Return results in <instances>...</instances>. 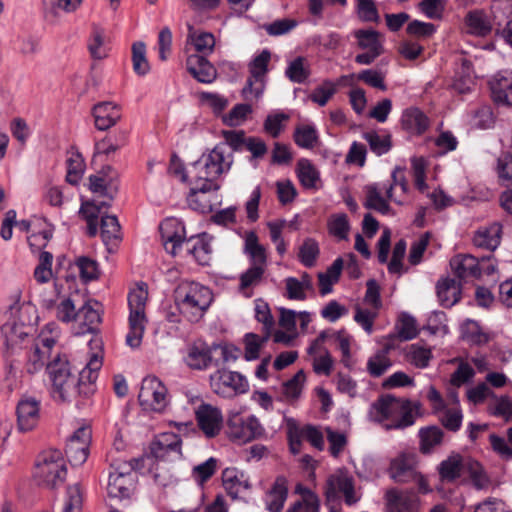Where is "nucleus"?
Instances as JSON below:
<instances>
[{
  "label": "nucleus",
  "mask_w": 512,
  "mask_h": 512,
  "mask_svg": "<svg viewBox=\"0 0 512 512\" xmlns=\"http://www.w3.org/2000/svg\"><path fill=\"white\" fill-rule=\"evenodd\" d=\"M102 364L101 355L93 353L77 376L71 372L67 357L56 354L46 368L52 397L59 402H71L78 395L88 397L94 392Z\"/></svg>",
  "instance_id": "obj_1"
},
{
  "label": "nucleus",
  "mask_w": 512,
  "mask_h": 512,
  "mask_svg": "<svg viewBox=\"0 0 512 512\" xmlns=\"http://www.w3.org/2000/svg\"><path fill=\"white\" fill-rule=\"evenodd\" d=\"M11 303L2 317L1 336L4 341V355L14 357L28 348L33 325L38 320L37 309L29 301L21 300V292L11 295Z\"/></svg>",
  "instance_id": "obj_2"
},
{
  "label": "nucleus",
  "mask_w": 512,
  "mask_h": 512,
  "mask_svg": "<svg viewBox=\"0 0 512 512\" xmlns=\"http://www.w3.org/2000/svg\"><path fill=\"white\" fill-rule=\"evenodd\" d=\"M417 408L418 405L409 400L384 395L371 404L369 418L387 430L403 429L414 423Z\"/></svg>",
  "instance_id": "obj_3"
},
{
  "label": "nucleus",
  "mask_w": 512,
  "mask_h": 512,
  "mask_svg": "<svg viewBox=\"0 0 512 512\" xmlns=\"http://www.w3.org/2000/svg\"><path fill=\"white\" fill-rule=\"evenodd\" d=\"M213 301L211 290L197 282H183L175 291L180 314L190 322L199 321Z\"/></svg>",
  "instance_id": "obj_4"
},
{
  "label": "nucleus",
  "mask_w": 512,
  "mask_h": 512,
  "mask_svg": "<svg viewBox=\"0 0 512 512\" xmlns=\"http://www.w3.org/2000/svg\"><path fill=\"white\" fill-rule=\"evenodd\" d=\"M392 183H373L365 187V202L364 206L368 209L376 210L381 214H388L390 206L387 199L394 201L397 204H401L403 200L399 198L395 191L397 188L401 190L402 194L407 191V183L404 177V169L401 167H395L391 174Z\"/></svg>",
  "instance_id": "obj_5"
},
{
  "label": "nucleus",
  "mask_w": 512,
  "mask_h": 512,
  "mask_svg": "<svg viewBox=\"0 0 512 512\" xmlns=\"http://www.w3.org/2000/svg\"><path fill=\"white\" fill-rule=\"evenodd\" d=\"M67 476L65 458L60 450L47 449L35 462L33 478L43 488L54 489L62 485Z\"/></svg>",
  "instance_id": "obj_6"
},
{
  "label": "nucleus",
  "mask_w": 512,
  "mask_h": 512,
  "mask_svg": "<svg viewBox=\"0 0 512 512\" xmlns=\"http://www.w3.org/2000/svg\"><path fill=\"white\" fill-rule=\"evenodd\" d=\"M233 161L232 152L226 144L219 143L192 164L189 177L216 182L222 174L231 169Z\"/></svg>",
  "instance_id": "obj_7"
},
{
  "label": "nucleus",
  "mask_w": 512,
  "mask_h": 512,
  "mask_svg": "<svg viewBox=\"0 0 512 512\" xmlns=\"http://www.w3.org/2000/svg\"><path fill=\"white\" fill-rule=\"evenodd\" d=\"M148 298L147 287L144 283L138 284L128 295L129 317L126 344L132 348L140 347L147 325L145 313L146 301Z\"/></svg>",
  "instance_id": "obj_8"
},
{
  "label": "nucleus",
  "mask_w": 512,
  "mask_h": 512,
  "mask_svg": "<svg viewBox=\"0 0 512 512\" xmlns=\"http://www.w3.org/2000/svg\"><path fill=\"white\" fill-rule=\"evenodd\" d=\"M138 461L115 460L111 464L109 472L107 494L111 498L125 499L129 498L134 491L136 484V474L134 472Z\"/></svg>",
  "instance_id": "obj_9"
},
{
  "label": "nucleus",
  "mask_w": 512,
  "mask_h": 512,
  "mask_svg": "<svg viewBox=\"0 0 512 512\" xmlns=\"http://www.w3.org/2000/svg\"><path fill=\"white\" fill-rule=\"evenodd\" d=\"M226 434L233 442L245 444L264 436L265 429L255 415H243L233 410L227 416Z\"/></svg>",
  "instance_id": "obj_10"
},
{
  "label": "nucleus",
  "mask_w": 512,
  "mask_h": 512,
  "mask_svg": "<svg viewBox=\"0 0 512 512\" xmlns=\"http://www.w3.org/2000/svg\"><path fill=\"white\" fill-rule=\"evenodd\" d=\"M210 387L222 398H233L246 393L249 383L247 378L239 372L219 369L210 375Z\"/></svg>",
  "instance_id": "obj_11"
},
{
  "label": "nucleus",
  "mask_w": 512,
  "mask_h": 512,
  "mask_svg": "<svg viewBox=\"0 0 512 512\" xmlns=\"http://www.w3.org/2000/svg\"><path fill=\"white\" fill-rule=\"evenodd\" d=\"M325 494L329 501L343 497L348 506L357 503L361 498L360 492L355 488L354 478L342 469L328 477Z\"/></svg>",
  "instance_id": "obj_12"
},
{
  "label": "nucleus",
  "mask_w": 512,
  "mask_h": 512,
  "mask_svg": "<svg viewBox=\"0 0 512 512\" xmlns=\"http://www.w3.org/2000/svg\"><path fill=\"white\" fill-rule=\"evenodd\" d=\"M271 54L263 50L249 64L250 77L242 90V95L246 100L258 99L265 90L266 74Z\"/></svg>",
  "instance_id": "obj_13"
},
{
  "label": "nucleus",
  "mask_w": 512,
  "mask_h": 512,
  "mask_svg": "<svg viewBox=\"0 0 512 512\" xmlns=\"http://www.w3.org/2000/svg\"><path fill=\"white\" fill-rule=\"evenodd\" d=\"M190 184L191 188L187 196L189 207L200 213L210 212L217 200L219 189L217 182L190 177Z\"/></svg>",
  "instance_id": "obj_14"
},
{
  "label": "nucleus",
  "mask_w": 512,
  "mask_h": 512,
  "mask_svg": "<svg viewBox=\"0 0 512 512\" xmlns=\"http://www.w3.org/2000/svg\"><path fill=\"white\" fill-rule=\"evenodd\" d=\"M138 399L145 410L162 412L168 404V391L159 378L149 375L141 382Z\"/></svg>",
  "instance_id": "obj_15"
},
{
  "label": "nucleus",
  "mask_w": 512,
  "mask_h": 512,
  "mask_svg": "<svg viewBox=\"0 0 512 512\" xmlns=\"http://www.w3.org/2000/svg\"><path fill=\"white\" fill-rule=\"evenodd\" d=\"M56 341L53 337L47 336V330H43L36 339L31 338L26 352L28 373L34 374L47 367V359L52 355V348Z\"/></svg>",
  "instance_id": "obj_16"
},
{
  "label": "nucleus",
  "mask_w": 512,
  "mask_h": 512,
  "mask_svg": "<svg viewBox=\"0 0 512 512\" xmlns=\"http://www.w3.org/2000/svg\"><path fill=\"white\" fill-rule=\"evenodd\" d=\"M91 439L92 430L88 425L80 426L70 436L66 444V455L72 465H82L87 460Z\"/></svg>",
  "instance_id": "obj_17"
},
{
  "label": "nucleus",
  "mask_w": 512,
  "mask_h": 512,
  "mask_svg": "<svg viewBox=\"0 0 512 512\" xmlns=\"http://www.w3.org/2000/svg\"><path fill=\"white\" fill-rule=\"evenodd\" d=\"M417 455L414 452H402L391 459L389 476L398 483H408L417 475Z\"/></svg>",
  "instance_id": "obj_18"
},
{
  "label": "nucleus",
  "mask_w": 512,
  "mask_h": 512,
  "mask_svg": "<svg viewBox=\"0 0 512 512\" xmlns=\"http://www.w3.org/2000/svg\"><path fill=\"white\" fill-rule=\"evenodd\" d=\"M160 234L165 250L171 255H176L185 242L186 232L183 223L177 218H167L160 224Z\"/></svg>",
  "instance_id": "obj_19"
},
{
  "label": "nucleus",
  "mask_w": 512,
  "mask_h": 512,
  "mask_svg": "<svg viewBox=\"0 0 512 512\" xmlns=\"http://www.w3.org/2000/svg\"><path fill=\"white\" fill-rule=\"evenodd\" d=\"M200 430L207 438H214L222 430L223 415L219 408L210 404H201L195 411Z\"/></svg>",
  "instance_id": "obj_20"
},
{
  "label": "nucleus",
  "mask_w": 512,
  "mask_h": 512,
  "mask_svg": "<svg viewBox=\"0 0 512 512\" xmlns=\"http://www.w3.org/2000/svg\"><path fill=\"white\" fill-rule=\"evenodd\" d=\"M493 101L502 106L512 107V70H502L489 81Z\"/></svg>",
  "instance_id": "obj_21"
},
{
  "label": "nucleus",
  "mask_w": 512,
  "mask_h": 512,
  "mask_svg": "<svg viewBox=\"0 0 512 512\" xmlns=\"http://www.w3.org/2000/svg\"><path fill=\"white\" fill-rule=\"evenodd\" d=\"M16 413L19 430L31 431L40 419V402L34 397H23L18 402Z\"/></svg>",
  "instance_id": "obj_22"
},
{
  "label": "nucleus",
  "mask_w": 512,
  "mask_h": 512,
  "mask_svg": "<svg viewBox=\"0 0 512 512\" xmlns=\"http://www.w3.org/2000/svg\"><path fill=\"white\" fill-rule=\"evenodd\" d=\"M183 360L191 369L206 370L212 366V347L203 341H196L187 347Z\"/></svg>",
  "instance_id": "obj_23"
},
{
  "label": "nucleus",
  "mask_w": 512,
  "mask_h": 512,
  "mask_svg": "<svg viewBox=\"0 0 512 512\" xmlns=\"http://www.w3.org/2000/svg\"><path fill=\"white\" fill-rule=\"evenodd\" d=\"M386 500L390 512H418L420 508L419 497L411 491L389 490Z\"/></svg>",
  "instance_id": "obj_24"
},
{
  "label": "nucleus",
  "mask_w": 512,
  "mask_h": 512,
  "mask_svg": "<svg viewBox=\"0 0 512 512\" xmlns=\"http://www.w3.org/2000/svg\"><path fill=\"white\" fill-rule=\"evenodd\" d=\"M98 303L96 301H87L80 308H78L77 327L74 328L76 335H84L93 333L97 325L101 321Z\"/></svg>",
  "instance_id": "obj_25"
},
{
  "label": "nucleus",
  "mask_w": 512,
  "mask_h": 512,
  "mask_svg": "<svg viewBox=\"0 0 512 512\" xmlns=\"http://www.w3.org/2000/svg\"><path fill=\"white\" fill-rule=\"evenodd\" d=\"M223 486L233 498H238L243 492L251 489L249 476L235 467H228L222 472Z\"/></svg>",
  "instance_id": "obj_26"
},
{
  "label": "nucleus",
  "mask_w": 512,
  "mask_h": 512,
  "mask_svg": "<svg viewBox=\"0 0 512 512\" xmlns=\"http://www.w3.org/2000/svg\"><path fill=\"white\" fill-rule=\"evenodd\" d=\"M325 333H321L309 346L307 352L312 357V366L316 374L328 376L333 367L330 353L322 348Z\"/></svg>",
  "instance_id": "obj_27"
},
{
  "label": "nucleus",
  "mask_w": 512,
  "mask_h": 512,
  "mask_svg": "<svg viewBox=\"0 0 512 512\" xmlns=\"http://www.w3.org/2000/svg\"><path fill=\"white\" fill-rule=\"evenodd\" d=\"M189 73L202 83H212L217 76L214 66L203 56L198 54L190 55L186 61Z\"/></svg>",
  "instance_id": "obj_28"
},
{
  "label": "nucleus",
  "mask_w": 512,
  "mask_h": 512,
  "mask_svg": "<svg viewBox=\"0 0 512 512\" xmlns=\"http://www.w3.org/2000/svg\"><path fill=\"white\" fill-rule=\"evenodd\" d=\"M450 267L459 279L478 278L480 276V263L470 254H458L450 260Z\"/></svg>",
  "instance_id": "obj_29"
},
{
  "label": "nucleus",
  "mask_w": 512,
  "mask_h": 512,
  "mask_svg": "<svg viewBox=\"0 0 512 512\" xmlns=\"http://www.w3.org/2000/svg\"><path fill=\"white\" fill-rule=\"evenodd\" d=\"M84 0H43V10L47 21L56 23L62 14L78 11Z\"/></svg>",
  "instance_id": "obj_30"
},
{
  "label": "nucleus",
  "mask_w": 512,
  "mask_h": 512,
  "mask_svg": "<svg viewBox=\"0 0 512 512\" xmlns=\"http://www.w3.org/2000/svg\"><path fill=\"white\" fill-rule=\"evenodd\" d=\"M401 125L408 133L421 135L428 129L430 121L419 108L409 107L402 113Z\"/></svg>",
  "instance_id": "obj_31"
},
{
  "label": "nucleus",
  "mask_w": 512,
  "mask_h": 512,
  "mask_svg": "<svg viewBox=\"0 0 512 512\" xmlns=\"http://www.w3.org/2000/svg\"><path fill=\"white\" fill-rule=\"evenodd\" d=\"M93 116L96 128L106 130L118 122L121 118V111L113 102H102L94 106Z\"/></svg>",
  "instance_id": "obj_32"
},
{
  "label": "nucleus",
  "mask_w": 512,
  "mask_h": 512,
  "mask_svg": "<svg viewBox=\"0 0 512 512\" xmlns=\"http://www.w3.org/2000/svg\"><path fill=\"white\" fill-rule=\"evenodd\" d=\"M335 348L340 352V361L351 369L355 365L354 350L356 346L354 338L345 330H339L332 334Z\"/></svg>",
  "instance_id": "obj_33"
},
{
  "label": "nucleus",
  "mask_w": 512,
  "mask_h": 512,
  "mask_svg": "<svg viewBox=\"0 0 512 512\" xmlns=\"http://www.w3.org/2000/svg\"><path fill=\"white\" fill-rule=\"evenodd\" d=\"M502 227L498 222L480 227L474 234L473 243L476 247L495 250L501 240Z\"/></svg>",
  "instance_id": "obj_34"
},
{
  "label": "nucleus",
  "mask_w": 512,
  "mask_h": 512,
  "mask_svg": "<svg viewBox=\"0 0 512 512\" xmlns=\"http://www.w3.org/2000/svg\"><path fill=\"white\" fill-rule=\"evenodd\" d=\"M244 252L248 256L249 265L267 268L266 249L259 243L258 236L253 231L245 235Z\"/></svg>",
  "instance_id": "obj_35"
},
{
  "label": "nucleus",
  "mask_w": 512,
  "mask_h": 512,
  "mask_svg": "<svg viewBox=\"0 0 512 512\" xmlns=\"http://www.w3.org/2000/svg\"><path fill=\"white\" fill-rule=\"evenodd\" d=\"M288 487L285 477H277L272 487L266 493L265 504L270 512H280L287 499Z\"/></svg>",
  "instance_id": "obj_36"
},
{
  "label": "nucleus",
  "mask_w": 512,
  "mask_h": 512,
  "mask_svg": "<svg viewBox=\"0 0 512 512\" xmlns=\"http://www.w3.org/2000/svg\"><path fill=\"white\" fill-rule=\"evenodd\" d=\"M266 269L249 265L239 276V292L247 298L251 297L253 290L263 282Z\"/></svg>",
  "instance_id": "obj_37"
},
{
  "label": "nucleus",
  "mask_w": 512,
  "mask_h": 512,
  "mask_svg": "<svg viewBox=\"0 0 512 512\" xmlns=\"http://www.w3.org/2000/svg\"><path fill=\"white\" fill-rule=\"evenodd\" d=\"M286 295L291 300L303 301L307 292L313 290V281L309 274L303 273L301 277H288L285 279Z\"/></svg>",
  "instance_id": "obj_38"
},
{
  "label": "nucleus",
  "mask_w": 512,
  "mask_h": 512,
  "mask_svg": "<svg viewBox=\"0 0 512 512\" xmlns=\"http://www.w3.org/2000/svg\"><path fill=\"white\" fill-rule=\"evenodd\" d=\"M438 299L442 306L452 307L459 301L460 284L452 278H443L436 285Z\"/></svg>",
  "instance_id": "obj_39"
},
{
  "label": "nucleus",
  "mask_w": 512,
  "mask_h": 512,
  "mask_svg": "<svg viewBox=\"0 0 512 512\" xmlns=\"http://www.w3.org/2000/svg\"><path fill=\"white\" fill-rule=\"evenodd\" d=\"M297 177L301 185L306 189H317L320 183L318 169L308 159L302 158L297 162Z\"/></svg>",
  "instance_id": "obj_40"
},
{
  "label": "nucleus",
  "mask_w": 512,
  "mask_h": 512,
  "mask_svg": "<svg viewBox=\"0 0 512 512\" xmlns=\"http://www.w3.org/2000/svg\"><path fill=\"white\" fill-rule=\"evenodd\" d=\"M311 75L310 63L307 58L298 56L289 61L285 69V76L293 83H304Z\"/></svg>",
  "instance_id": "obj_41"
},
{
  "label": "nucleus",
  "mask_w": 512,
  "mask_h": 512,
  "mask_svg": "<svg viewBox=\"0 0 512 512\" xmlns=\"http://www.w3.org/2000/svg\"><path fill=\"white\" fill-rule=\"evenodd\" d=\"M466 26L469 33L477 36H485L492 29L490 20L481 10H474L467 14Z\"/></svg>",
  "instance_id": "obj_42"
},
{
  "label": "nucleus",
  "mask_w": 512,
  "mask_h": 512,
  "mask_svg": "<svg viewBox=\"0 0 512 512\" xmlns=\"http://www.w3.org/2000/svg\"><path fill=\"white\" fill-rule=\"evenodd\" d=\"M392 366L389 357V348L385 347L378 350L369 357L367 361V371L373 377H380Z\"/></svg>",
  "instance_id": "obj_43"
},
{
  "label": "nucleus",
  "mask_w": 512,
  "mask_h": 512,
  "mask_svg": "<svg viewBox=\"0 0 512 512\" xmlns=\"http://www.w3.org/2000/svg\"><path fill=\"white\" fill-rule=\"evenodd\" d=\"M89 189L99 196L106 197L111 201L118 190L116 182L102 175H91L89 177Z\"/></svg>",
  "instance_id": "obj_44"
},
{
  "label": "nucleus",
  "mask_w": 512,
  "mask_h": 512,
  "mask_svg": "<svg viewBox=\"0 0 512 512\" xmlns=\"http://www.w3.org/2000/svg\"><path fill=\"white\" fill-rule=\"evenodd\" d=\"M461 337L470 344L482 345L488 342L489 336L485 333L480 325L474 321L467 319L461 325Z\"/></svg>",
  "instance_id": "obj_45"
},
{
  "label": "nucleus",
  "mask_w": 512,
  "mask_h": 512,
  "mask_svg": "<svg viewBox=\"0 0 512 512\" xmlns=\"http://www.w3.org/2000/svg\"><path fill=\"white\" fill-rule=\"evenodd\" d=\"M353 35L358 41L359 48L367 51L382 52L380 34L377 31L373 29H359L354 31Z\"/></svg>",
  "instance_id": "obj_46"
},
{
  "label": "nucleus",
  "mask_w": 512,
  "mask_h": 512,
  "mask_svg": "<svg viewBox=\"0 0 512 512\" xmlns=\"http://www.w3.org/2000/svg\"><path fill=\"white\" fill-rule=\"evenodd\" d=\"M188 41L193 44L195 50L203 55L212 53L215 46L214 35L209 32H196L189 26Z\"/></svg>",
  "instance_id": "obj_47"
},
{
  "label": "nucleus",
  "mask_w": 512,
  "mask_h": 512,
  "mask_svg": "<svg viewBox=\"0 0 512 512\" xmlns=\"http://www.w3.org/2000/svg\"><path fill=\"white\" fill-rule=\"evenodd\" d=\"M432 358L431 350L420 344H411L406 351V360L417 368H426Z\"/></svg>",
  "instance_id": "obj_48"
},
{
  "label": "nucleus",
  "mask_w": 512,
  "mask_h": 512,
  "mask_svg": "<svg viewBox=\"0 0 512 512\" xmlns=\"http://www.w3.org/2000/svg\"><path fill=\"white\" fill-rule=\"evenodd\" d=\"M462 469V457L458 454H453L440 463L439 474L443 480L453 481L461 475Z\"/></svg>",
  "instance_id": "obj_49"
},
{
  "label": "nucleus",
  "mask_w": 512,
  "mask_h": 512,
  "mask_svg": "<svg viewBox=\"0 0 512 512\" xmlns=\"http://www.w3.org/2000/svg\"><path fill=\"white\" fill-rule=\"evenodd\" d=\"M101 237L105 244L121 239V228L116 216L105 215L101 217Z\"/></svg>",
  "instance_id": "obj_50"
},
{
  "label": "nucleus",
  "mask_w": 512,
  "mask_h": 512,
  "mask_svg": "<svg viewBox=\"0 0 512 512\" xmlns=\"http://www.w3.org/2000/svg\"><path fill=\"white\" fill-rule=\"evenodd\" d=\"M53 255L50 252L42 251L39 255V262L34 269V279L37 283L44 284L53 278L52 272Z\"/></svg>",
  "instance_id": "obj_51"
},
{
  "label": "nucleus",
  "mask_w": 512,
  "mask_h": 512,
  "mask_svg": "<svg viewBox=\"0 0 512 512\" xmlns=\"http://www.w3.org/2000/svg\"><path fill=\"white\" fill-rule=\"evenodd\" d=\"M329 233L338 238L339 240L347 239L350 230V223L348 217L344 213L333 214L328 219Z\"/></svg>",
  "instance_id": "obj_52"
},
{
  "label": "nucleus",
  "mask_w": 512,
  "mask_h": 512,
  "mask_svg": "<svg viewBox=\"0 0 512 512\" xmlns=\"http://www.w3.org/2000/svg\"><path fill=\"white\" fill-rule=\"evenodd\" d=\"M133 70L139 76H145L150 71V65L146 58V46L143 42L132 45Z\"/></svg>",
  "instance_id": "obj_53"
},
{
  "label": "nucleus",
  "mask_w": 512,
  "mask_h": 512,
  "mask_svg": "<svg viewBox=\"0 0 512 512\" xmlns=\"http://www.w3.org/2000/svg\"><path fill=\"white\" fill-rule=\"evenodd\" d=\"M84 160L78 152H72L67 159L66 180L72 185L78 184L84 173Z\"/></svg>",
  "instance_id": "obj_54"
},
{
  "label": "nucleus",
  "mask_w": 512,
  "mask_h": 512,
  "mask_svg": "<svg viewBox=\"0 0 512 512\" xmlns=\"http://www.w3.org/2000/svg\"><path fill=\"white\" fill-rule=\"evenodd\" d=\"M364 139L368 142L370 149L378 156L386 154L391 149V137L388 134H379L376 132H367Z\"/></svg>",
  "instance_id": "obj_55"
},
{
  "label": "nucleus",
  "mask_w": 512,
  "mask_h": 512,
  "mask_svg": "<svg viewBox=\"0 0 512 512\" xmlns=\"http://www.w3.org/2000/svg\"><path fill=\"white\" fill-rule=\"evenodd\" d=\"M109 202L102 201V202H96L93 201L92 203H86L82 205L80 212L84 215L85 219L87 220L88 225V234L90 236H95L98 232L97 229V215L95 212L99 213L101 208L103 206H108Z\"/></svg>",
  "instance_id": "obj_56"
},
{
  "label": "nucleus",
  "mask_w": 512,
  "mask_h": 512,
  "mask_svg": "<svg viewBox=\"0 0 512 512\" xmlns=\"http://www.w3.org/2000/svg\"><path fill=\"white\" fill-rule=\"evenodd\" d=\"M319 253L318 243L312 238H306L299 248L298 257L304 266L312 267L315 265Z\"/></svg>",
  "instance_id": "obj_57"
},
{
  "label": "nucleus",
  "mask_w": 512,
  "mask_h": 512,
  "mask_svg": "<svg viewBox=\"0 0 512 512\" xmlns=\"http://www.w3.org/2000/svg\"><path fill=\"white\" fill-rule=\"evenodd\" d=\"M91 56L95 59H103L108 54V39L102 29L93 31L88 45Z\"/></svg>",
  "instance_id": "obj_58"
},
{
  "label": "nucleus",
  "mask_w": 512,
  "mask_h": 512,
  "mask_svg": "<svg viewBox=\"0 0 512 512\" xmlns=\"http://www.w3.org/2000/svg\"><path fill=\"white\" fill-rule=\"evenodd\" d=\"M294 140L302 148H313L318 140L317 130L311 125H300L295 129Z\"/></svg>",
  "instance_id": "obj_59"
},
{
  "label": "nucleus",
  "mask_w": 512,
  "mask_h": 512,
  "mask_svg": "<svg viewBox=\"0 0 512 512\" xmlns=\"http://www.w3.org/2000/svg\"><path fill=\"white\" fill-rule=\"evenodd\" d=\"M270 335L263 333L259 336L254 333L245 335V359L248 361L255 360L259 357V352L263 344L269 339Z\"/></svg>",
  "instance_id": "obj_60"
},
{
  "label": "nucleus",
  "mask_w": 512,
  "mask_h": 512,
  "mask_svg": "<svg viewBox=\"0 0 512 512\" xmlns=\"http://www.w3.org/2000/svg\"><path fill=\"white\" fill-rule=\"evenodd\" d=\"M75 265L78 268L80 277L84 282H89L98 278L99 268L95 260L89 257L81 256L77 258Z\"/></svg>",
  "instance_id": "obj_61"
},
{
  "label": "nucleus",
  "mask_w": 512,
  "mask_h": 512,
  "mask_svg": "<svg viewBox=\"0 0 512 512\" xmlns=\"http://www.w3.org/2000/svg\"><path fill=\"white\" fill-rule=\"evenodd\" d=\"M56 317L63 323L76 322L78 309L71 298H62L56 306Z\"/></svg>",
  "instance_id": "obj_62"
},
{
  "label": "nucleus",
  "mask_w": 512,
  "mask_h": 512,
  "mask_svg": "<svg viewBox=\"0 0 512 512\" xmlns=\"http://www.w3.org/2000/svg\"><path fill=\"white\" fill-rule=\"evenodd\" d=\"M296 492L302 496V500L295 505H299L300 512H319V499L310 489L298 485Z\"/></svg>",
  "instance_id": "obj_63"
},
{
  "label": "nucleus",
  "mask_w": 512,
  "mask_h": 512,
  "mask_svg": "<svg viewBox=\"0 0 512 512\" xmlns=\"http://www.w3.org/2000/svg\"><path fill=\"white\" fill-rule=\"evenodd\" d=\"M83 505V494L79 485L69 486L66 492L63 512H81Z\"/></svg>",
  "instance_id": "obj_64"
}]
</instances>
